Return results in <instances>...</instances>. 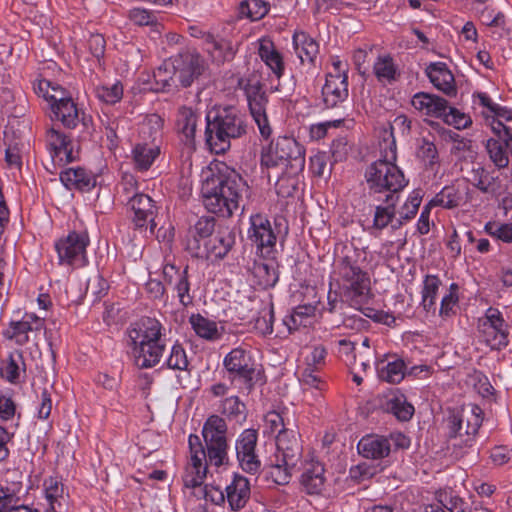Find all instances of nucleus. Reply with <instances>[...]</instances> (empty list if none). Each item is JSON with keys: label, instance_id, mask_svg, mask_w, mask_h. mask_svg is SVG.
<instances>
[{"label": "nucleus", "instance_id": "2eb2a0df", "mask_svg": "<svg viewBox=\"0 0 512 512\" xmlns=\"http://www.w3.org/2000/svg\"><path fill=\"white\" fill-rule=\"evenodd\" d=\"M244 91L251 116L258 126L261 136L264 138H269L272 133V128L269 124L266 114V105L268 99L265 92L262 90L259 82L246 83Z\"/></svg>", "mask_w": 512, "mask_h": 512}, {"label": "nucleus", "instance_id": "9b49d317", "mask_svg": "<svg viewBox=\"0 0 512 512\" xmlns=\"http://www.w3.org/2000/svg\"><path fill=\"white\" fill-rule=\"evenodd\" d=\"M483 421L482 409L471 404L462 411L452 413L448 418V434L450 438H460V444L471 446Z\"/></svg>", "mask_w": 512, "mask_h": 512}, {"label": "nucleus", "instance_id": "6e6d98bb", "mask_svg": "<svg viewBox=\"0 0 512 512\" xmlns=\"http://www.w3.org/2000/svg\"><path fill=\"white\" fill-rule=\"evenodd\" d=\"M205 453L207 464L211 466L220 467L228 463V442L226 443H206Z\"/></svg>", "mask_w": 512, "mask_h": 512}, {"label": "nucleus", "instance_id": "b1692460", "mask_svg": "<svg viewBox=\"0 0 512 512\" xmlns=\"http://www.w3.org/2000/svg\"><path fill=\"white\" fill-rule=\"evenodd\" d=\"M411 105L420 114L433 118L445 115V111L449 108L447 100L426 92L414 94L411 98Z\"/></svg>", "mask_w": 512, "mask_h": 512}, {"label": "nucleus", "instance_id": "f704fd0d", "mask_svg": "<svg viewBox=\"0 0 512 512\" xmlns=\"http://www.w3.org/2000/svg\"><path fill=\"white\" fill-rule=\"evenodd\" d=\"M293 49L302 64H312L319 53L318 43L305 32H295Z\"/></svg>", "mask_w": 512, "mask_h": 512}, {"label": "nucleus", "instance_id": "864d4df0", "mask_svg": "<svg viewBox=\"0 0 512 512\" xmlns=\"http://www.w3.org/2000/svg\"><path fill=\"white\" fill-rule=\"evenodd\" d=\"M317 307L312 304L298 305L294 308L290 318L286 321L289 330L298 329L300 326H307L311 324L315 316Z\"/></svg>", "mask_w": 512, "mask_h": 512}, {"label": "nucleus", "instance_id": "473e14b6", "mask_svg": "<svg viewBox=\"0 0 512 512\" xmlns=\"http://www.w3.org/2000/svg\"><path fill=\"white\" fill-rule=\"evenodd\" d=\"M235 244V234L228 228L218 229L216 234L205 244L208 254L223 259Z\"/></svg>", "mask_w": 512, "mask_h": 512}, {"label": "nucleus", "instance_id": "a19ab883", "mask_svg": "<svg viewBox=\"0 0 512 512\" xmlns=\"http://www.w3.org/2000/svg\"><path fill=\"white\" fill-rule=\"evenodd\" d=\"M164 126L163 118L158 114L147 115L139 126V139L153 141L161 145V135Z\"/></svg>", "mask_w": 512, "mask_h": 512}, {"label": "nucleus", "instance_id": "dca6fc26", "mask_svg": "<svg viewBox=\"0 0 512 512\" xmlns=\"http://www.w3.org/2000/svg\"><path fill=\"white\" fill-rule=\"evenodd\" d=\"M44 326L45 317L38 316L33 312H26L20 320L10 321L8 327L3 331V335L14 341L15 344L23 346L30 341V332H39Z\"/></svg>", "mask_w": 512, "mask_h": 512}, {"label": "nucleus", "instance_id": "7ed1b4c3", "mask_svg": "<svg viewBox=\"0 0 512 512\" xmlns=\"http://www.w3.org/2000/svg\"><path fill=\"white\" fill-rule=\"evenodd\" d=\"M246 181L239 173L228 167L207 177L201 187L206 209L222 217H230L239 208Z\"/></svg>", "mask_w": 512, "mask_h": 512}, {"label": "nucleus", "instance_id": "ddd939ff", "mask_svg": "<svg viewBox=\"0 0 512 512\" xmlns=\"http://www.w3.org/2000/svg\"><path fill=\"white\" fill-rule=\"evenodd\" d=\"M248 239L256 246L262 257H272L277 235L267 216L256 213L249 217Z\"/></svg>", "mask_w": 512, "mask_h": 512}, {"label": "nucleus", "instance_id": "69168bd1", "mask_svg": "<svg viewBox=\"0 0 512 512\" xmlns=\"http://www.w3.org/2000/svg\"><path fill=\"white\" fill-rule=\"evenodd\" d=\"M129 20L137 26H150L158 30L160 26L154 12L144 8H133L128 12Z\"/></svg>", "mask_w": 512, "mask_h": 512}, {"label": "nucleus", "instance_id": "bb28decb", "mask_svg": "<svg viewBox=\"0 0 512 512\" xmlns=\"http://www.w3.org/2000/svg\"><path fill=\"white\" fill-rule=\"evenodd\" d=\"M289 433H280L276 436V453L274 457L282 461L288 467H296L301 457V447L291 431L292 438H288Z\"/></svg>", "mask_w": 512, "mask_h": 512}, {"label": "nucleus", "instance_id": "4d7b16f0", "mask_svg": "<svg viewBox=\"0 0 512 512\" xmlns=\"http://www.w3.org/2000/svg\"><path fill=\"white\" fill-rule=\"evenodd\" d=\"M164 366L168 369L178 370V371H187L189 367V361L187 357L186 350L183 345L176 341L171 349L168 357L164 362Z\"/></svg>", "mask_w": 512, "mask_h": 512}, {"label": "nucleus", "instance_id": "e433bc0d", "mask_svg": "<svg viewBox=\"0 0 512 512\" xmlns=\"http://www.w3.org/2000/svg\"><path fill=\"white\" fill-rule=\"evenodd\" d=\"M376 369L379 377L389 383H399L406 375L405 362L396 357L379 361Z\"/></svg>", "mask_w": 512, "mask_h": 512}, {"label": "nucleus", "instance_id": "c03bdc74", "mask_svg": "<svg viewBox=\"0 0 512 512\" xmlns=\"http://www.w3.org/2000/svg\"><path fill=\"white\" fill-rule=\"evenodd\" d=\"M477 98L479 99V103L486 108V112L483 113L486 120H490V118H496L502 121L512 120V109L493 102L487 93L480 92L477 94Z\"/></svg>", "mask_w": 512, "mask_h": 512}, {"label": "nucleus", "instance_id": "412c9836", "mask_svg": "<svg viewBox=\"0 0 512 512\" xmlns=\"http://www.w3.org/2000/svg\"><path fill=\"white\" fill-rule=\"evenodd\" d=\"M46 145L56 165L62 166L75 159L71 140L60 130L51 128L47 131Z\"/></svg>", "mask_w": 512, "mask_h": 512}, {"label": "nucleus", "instance_id": "49530a36", "mask_svg": "<svg viewBox=\"0 0 512 512\" xmlns=\"http://www.w3.org/2000/svg\"><path fill=\"white\" fill-rule=\"evenodd\" d=\"M219 411L229 420L237 423H242L247 417L246 405L238 396H230L223 399Z\"/></svg>", "mask_w": 512, "mask_h": 512}, {"label": "nucleus", "instance_id": "8fccbe9b", "mask_svg": "<svg viewBox=\"0 0 512 512\" xmlns=\"http://www.w3.org/2000/svg\"><path fill=\"white\" fill-rule=\"evenodd\" d=\"M467 179L481 192L488 193L494 191L495 177H493L480 164L472 166Z\"/></svg>", "mask_w": 512, "mask_h": 512}, {"label": "nucleus", "instance_id": "a211bd4d", "mask_svg": "<svg viewBox=\"0 0 512 512\" xmlns=\"http://www.w3.org/2000/svg\"><path fill=\"white\" fill-rule=\"evenodd\" d=\"M176 81L183 87L192 84L203 71V60L199 54L192 52H183L171 58Z\"/></svg>", "mask_w": 512, "mask_h": 512}, {"label": "nucleus", "instance_id": "f03ea898", "mask_svg": "<svg viewBox=\"0 0 512 512\" xmlns=\"http://www.w3.org/2000/svg\"><path fill=\"white\" fill-rule=\"evenodd\" d=\"M378 146L380 157L367 168L365 177L370 193H386L384 201L390 202L398 197L397 194L407 186L408 180L396 164L397 144L392 132H385Z\"/></svg>", "mask_w": 512, "mask_h": 512}, {"label": "nucleus", "instance_id": "7c9ffc66", "mask_svg": "<svg viewBox=\"0 0 512 512\" xmlns=\"http://www.w3.org/2000/svg\"><path fill=\"white\" fill-rule=\"evenodd\" d=\"M189 324L195 334L206 341H218L224 334V328L222 326H219L217 322L200 313L191 314L189 317Z\"/></svg>", "mask_w": 512, "mask_h": 512}, {"label": "nucleus", "instance_id": "6e6552de", "mask_svg": "<svg viewBox=\"0 0 512 512\" xmlns=\"http://www.w3.org/2000/svg\"><path fill=\"white\" fill-rule=\"evenodd\" d=\"M89 245L90 237L86 229L70 231L54 244L58 264L73 269L85 267L89 263L87 255Z\"/></svg>", "mask_w": 512, "mask_h": 512}, {"label": "nucleus", "instance_id": "5701e85b", "mask_svg": "<svg viewBox=\"0 0 512 512\" xmlns=\"http://www.w3.org/2000/svg\"><path fill=\"white\" fill-rule=\"evenodd\" d=\"M251 488L249 480L239 474H234L231 482L225 488L226 501L229 509L234 512L242 510L250 499Z\"/></svg>", "mask_w": 512, "mask_h": 512}, {"label": "nucleus", "instance_id": "c9c22d12", "mask_svg": "<svg viewBox=\"0 0 512 512\" xmlns=\"http://www.w3.org/2000/svg\"><path fill=\"white\" fill-rule=\"evenodd\" d=\"M256 261L253 266V276L256 283L263 289L272 288L278 282V271L273 259Z\"/></svg>", "mask_w": 512, "mask_h": 512}, {"label": "nucleus", "instance_id": "cd10ccee", "mask_svg": "<svg viewBox=\"0 0 512 512\" xmlns=\"http://www.w3.org/2000/svg\"><path fill=\"white\" fill-rule=\"evenodd\" d=\"M60 180L68 189L90 191L96 185V176L82 167L68 168L60 173Z\"/></svg>", "mask_w": 512, "mask_h": 512}, {"label": "nucleus", "instance_id": "09e8293b", "mask_svg": "<svg viewBox=\"0 0 512 512\" xmlns=\"http://www.w3.org/2000/svg\"><path fill=\"white\" fill-rule=\"evenodd\" d=\"M22 372H25V363L21 352L11 353L1 367V375L10 383H17Z\"/></svg>", "mask_w": 512, "mask_h": 512}, {"label": "nucleus", "instance_id": "4c0bfd02", "mask_svg": "<svg viewBox=\"0 0 512 512\" xmlns=\"http://www.w3.org/2000/svg\"><path fill=\"white\" fill-rule=\"evenodd\" d=\"M202 435L206 443H226L227 424L225 420L218 415H211L205 421L202 428Z\"/></svg>", "mask_w": 512, "mask_h": 512}, {"label": "nucleus", "instance_id": "ea45409f", "mask_svg": "<svg viewBox=\"0 0 512 512\" xmlns=\"http://www.w3.org/2000/svg\"><path fill=\"white\" fill-rule=\"evenodd\" d=\"M442 282L439 276L427 274L422 282L421 306L426 312H435L436 299Z\"/></svg>", "mask_w": 512, "mask_h": 512}, {"label": "nucleus", "instance_id": "72a5a7b5", "mask_svg": "<svg viewBox=\"0 0 512 512\" xmlns=\"http://www.w3.org/2000/svg\"><path fill=\"white\" fill-rule=\"evenodd\" d=\"M357 448L365 458L381 459L389 455L390 442L381 436L367 435L358 442Z\"/></svg>", "mask_w": 512, "mask_h": 512}, {"label": "nucleus", "instance_id": "680f3d73", "mask_svg": "<svg viewBox=\"0 0 512 512\" xmlns=\"http://www.w3.org/2000/svg\"><path fill=\"white\" fill-rule=\"evenodd\" d=\"M294 468L295 467H288L284 462L278 461V459L275 458L268 467L267 476L274 483L285 485L289 483Z\"/></svg>", "mask_w": 512, "mask_h": 512}, {"label": "nucleus", "instance_id": "58836bf2", "mask_svg": "<svg viewBox=\"0 0 512 512\" xmlns=\"http://www.w3.org/2000/svg\"><path fill=\"white\" fill-rule=\"evenodd\" d=\"M199 117L200 115L191 107L182 106L179 108L176 126L186 141L190 142L194 139Z\"/></svg>", "mask_w": 512, "mask_h": 512}, {"label": "nucleus", "instance_id": "a18cd8bd", "mask_svg": "<svg viewBox=\"0 0 512 512\" xmlns=\"http://www.w3.org/2000/svg\"><path fill=\"white\" fill-rule=\"evenodd\" d=\"M399 197H394L390 202H386L387 205H377L375 207V212L373 216L372 227L378 231H381L391 225L393 228V223L396 219V209L395 205L398 201Z\"/></svg>", "mask_w": 512, "mask_h": 512}, {"label": "nucleus", "instance_id": "79ce46f5", "mask_svg": "<svg viewBox=\"0 0 512 512\" xmlns=\"http://www.w3.org/2000/svg\"><path fill=\"white\" fill-rule=\"evenodd\" d=\"M435 500L449 512H471L467 502L451 488L438 489L434 493Z\"/></svg>", "mask_w": 512, "mask_h": 512}, {"label": "nucleus", "instance_id": "0eeeda50", "mask_svg": "<svg viewBox=\"0 0 512 512\" xmlns=\"http://www.w3.org/2000/svg\"><path fill=\"white\" fill-rule=\"evenodd\" d=\"M261 164L267 168L289 166L294 172L305 168V149L292 137H278L262 150Z\"/></svg>", "mask_w": 512, "mask_h": 512}, {"label": "nucleus", "instance_id": "37998d69", "mask_svg": "<svg viewBox=\"0 0 512 512\" xmlns=\"http://www.w3.org/2000/svg\"><path fill=\"white\" fill-rule=\"evenodd\" d=\"M422 197L419 192L412 191L401 209L398 212V217L395 219L393 223V229L397 230L401 228L404 224L411 221L417 214L419 206L421 204Z\"/></svg>", "mask_w": 512, "mask_h": 512}, {"label": "nucleus", "instance_id": "2f4dec72", "mask_svg": "<svg viewBox=\"0 0 512 512\" xmlns=\"http://www.w3.org/2000/svg\"><path fill=\"white\" fill-rule=\"evenodd\" d=\"M258 54L272 73L278 79L281 78L285 70L283 57L270 39L262 38L259 40Z\"/></svg>", "mask_w": 512, "mask_h": 512}, {"label": "nucleus", "instance_id": "603ef678", "mask_svg": "<svg viewBox=\"0 0 512 512\" xmlns=\"http://www.w3.org/2000/svg\"><path fill=\"white\" fill-rule=\"evenodd\" d=\"M156 90L166 91L176 86V75L172 60L164 61L153 73Z\"/></svg>", "mask_w": 512, "mask_h": 512}, {"label": "nucleus", "instance_id": "de8ad7c7", "mask_svg": "<svg viewBox=\"0 0 512 512\" xmlns=\"http://www.w3.org/2000/svg\"><path fill=\"white\" fill-rule=\"evenodd\" d=\"M211 44L212 48L208 52L217 63L233 60L239 47L238 43L228 39H213Z\"/></svg>", "mask_w": 512, "mask_h": 512}, {"label": "nucleus", "instance_id": "f257e3e1", "mask_svg": "<svg viewBox=\"0 0 512 512\" xmlns=\"http://www.w3.org/2000/svg\"><path fill=\"white\" fill-rule=\"evenodd\" d=\"M126 347L141 369L157 366L166 351L167 329L154 317H142L127 327Z\"/></svg>", "mask_w": 512, "mask_h": 512}, {"label": "nucleus", "instance_id": "f8f14e48", "mask_svg": "<svg viewBox=\"0 0 512 512\" xmlns=\"http://www.w3.org/2000/svg\"><path fill=\"white\" fill-rule=\"evenodd\" d=\"M188 446L189 458L185 465L182 481L185 488L195 491L204 484L207 476L206 453L198 435H189Z\"/></svg>", "mask_w": 512, "mask_h": 512}, {"label": "nucleus", "instance_id": "39448f33", "mask_svg": "<svg viewBox=\"0 0 512 512\" xmlns=\"http://www.w3.org/2000/svg\"><path fill=\"white\" fill-rule=\"evenodd\" d=\"M246 133V124L233 106L213 107L206 114L205 141L215 154L226 152L231 139L240 138Z\"/></svg>", "mask_w": 512, "mask_h": 512}, {"label": "nucleus", "instance_id": "aec40b11", "mask_svg": "<svg viewBox=\"0 0 512 512\" xmlns=\"http://www.w3.org/2000/svg\"><path fill=\"white\" fill-rule=\"evenodd\" d=\"M22 488L20 480L0 483V512H39L34 506L21 503Z\"/></svg>", "mask_w": 512, "mask_h": 512}, {"label": "nucleus", "instance_id": "bf43d9fd", "mask_svg": "<svg viewBox=\"0 0 512 512\" xmlns=\"http://www.w3.org/2000/svg\"><path fill=\"white\" fill-rule=\"evenodd\" d=\"M96 97L103 103L115 104L123 97V85L120 81L103 84L95 88Z\"/></svg>", "mask_w": 512, "mask_h": 512}, {"label": "nucleus", "instance_id": "9d476101", "mask_svg": "<svg viewBox=\"0 0 512 512\" xmlns=\"http://www.w3.org/2000/svg\"><path fill=\"white\" fill-rule=\"evenodd\" d=\"M477 329L480 340L491 350H502L509 343V325L502 312L489 307L478 319Z\"/></svg>", "mask_w": 512, "mask_h": 512}, {"label": "nucleus", "instance_id": "4468645a", "mask_svg": "<svg viewBox=\"0 0 512 512\" xmlns=\"http://www.w3.org/2000/svg\"><path fill=\"white\" fill-rule=\"evenodd\" d=\"M258 432L248 428L243 430L235 441L236 457L240 467L247 473L256 474L261 467V461L256 454Z\"/></svg>", "mask_w": 512, "mask_h": 512}, {"label": "nucleus", "instance_id": "0e129e2a", "mask_svg": "<svg viewBox=\"0 0 512 512\" xmlns=\"http://www.w3.org/2000/svg\"><path fill=\"white\" fill-rule=\"evenodd\" d=\"M484 231L496 240L512 243V223L489 221L485 224Z\"/></svg>", "mask_w": 512, "mask_h": 512}, {"label": "nucleus", "instance_id": "423d86ee", "mask_svg": "<svg viewBox=\"0 0 512 512\" xmlns=\"http://www.w3.org/2000/svg\"><path fill=\"white\" fill-rule=\"evenodd\" d=\"M225 377L240 393H251L256 386L265 384L262 365L250 349L238 346L223 358Z\"/></svg>", "mask_w": 512, "mask_h": 512}, {"label": "nucleus", "instance_id": "1a4fd4ad", "mask_svg": "<svg viewBox=\"0 0 512 512\" xmlns=\"http://www.w3.org/2000/svg\"><path fill=\"white\" fill-rule=\"evenodd\" d=\"M334 274L345 292L353 299L363 300L370 290V279L355 259L354 255H345L335 265Z\"/></svg>", "mask_w": 512, "mask_h": 512}, {"label": "nucleus", "instance_id": "052dcab7", "mask_svg": "<svg viewBox=\"0 0 512 512\" xmlns=\"http://www.w3.org/2000/svg\"><path fill=\"white\" fill-rule=\"evenodd\" d=\"M458 290V284L451 283L448 292L442 297L439 309V316L442 319L450 318L456 313V306L459 302Z\"/></svg>", "mask_w": 512, "mask_h": 512}, {"label": "nucleus", "instance_id": "4be33fe9", "mask_svg": "<svg viewBox=\"0 0 512 512\" xmlns=\"http://www.w3.org/2000/svg\"><path fill=\"white\" fill-rule=\"evenodd\" d=\"M321 93L326 108L339 106L348 98V76L328 72Z\"/></svg>", "mask_w": 512, "mask_h": 512}, {"label": "nucleus", "instance_id": "a878e982", "mask_svg": "<svg viewBox=\"0 0 512 512\" xmlns=\"http://www.w3.org/2000/svg\"><path fill=\"white\" fill-rule=\"evenodd\" d=\"M161 153V145L153 141L137 140L131 150L132 161L138 171H147Z\"/></svg>", "mask_w": 512, "mask_h": 512}, {"label": "nucleus", "instance_id": "5fc2aeb1", "mask_svg": "<svg viewBox=\"0 0 512 512\" xmlns=\"http://www.w3.org/2000/svg\"><path fill=\"white\" fill-rule=\"evenodd\" d=\"M269 9V3L263 0H245L240 3L239 14L251 21H257L265 17Z\"/></svg>", "mask_w": 512, "mask_h": 512}, {"label": "nucleus", "instance_id": "774afa93", "mask_svg": "<svg viewBox=\"0 0 512 512\" xmlns=\"http://www.w3.org/2000/svg\"><path fill=\"white\" fill-rule=\"evenodd\" d=\"M327 357V350L322 345H316L308 348V353L304 357V368L319 371L324 365Z\"/></svg>", "mask_w": 512, "mask_h": 512}, {"label": "nucleus", "instance_id": "338daca9", "mask_svg": "<svg viewBox=\"0 0 512 512\" xmlns=\"http://www.w3.org/2000/svg\"><path fill=\"white\" fill-rule=\"evenodd\" d=\"M193 494L198 499H204L214 505H221L226 501L225 491L212 485H201Z\"/></svg>", "mask_w": 512, "mask_h": 512}, {"label": "nucleus", "instance_id": "c85d7f7f", "mask_svg": "<svg viewBox=\"0 0 512 512\" xmlns=\"http://www.w3.org/2000/svg\"><path fill=\"white\" fill-rule=\"evenodd\" d=\"M44 498L47 501V512H61L67 495L62 480L57 476H49L43 481Z\"/></svg>", "mask_w": 512, "mask_h": 512}, {"label": "nucleus", "instance_id": "20e7f679", "mask_svg": "<svg viewBox=\"0 0 512 512\" xmlns=\"http://www.w3.org/2000/svg\"><path fill=\"white\" fill-rule=\"evenodd\" d=\"M35 94L43 98L50 107L53 118L67 129H75L80 123L87 125L85 111L60 84L37 75L32 81Z\"/></svg>", "mask_w": 512, "mask_h": 512}, {"label": "nucleus", "instance_id": "c756f323", "mask_svg": "<svg viewBox=\"0 0 512 512\" xmlns=\"http://www.w3.org/2000/svg\"><path fill=\"white\" fill-rule=\"evenodd\" d=\"M325 468L318 461L308 463L301 475V485L311 495L320 494L325 487Z\"/></svg>", "mask_w": 512, "mask_h": 512}, {"label": "nucleus", "instance_id": "e2e57ef3", "mask_svg": "<svg viewBox=\"0 0 512 512\" xmlns=\"http://www.w3.org/2000/svg\"><path fill=\"white\" fill-rule=\"evenodd\" d=\"M462 196L454 186H445L431 203L452 209L460 205Z\"/></svg>", "mask_w": 512, "mask_h": 512}, {"label": "nucleus", "instance_id": "13d9d810", "mask_svg": "<svg viewBox=\"0 0 512 512\" xmlns=\"http://www.w3.org/2000/svg\"><path fill=\"white\" fill-rule=\"evenodd\" d=\"M374 74L379 81L392 82L396 79L397 68L391 56H379L373 66Z\"/></svg>", "mask_w": 512, "mask_h": 512}, {"label": "nucleus", "instance_id": "393cba45", "mask_svg": "<svg viewBox=\"0 0 512 512\" xmlns=\"http://www.w3.org/2000/svg\"><path fill=\"white\" fill-rule=\"evenodd\" d=\"M426 75L437 90L443 92L447 96H453L456 94L457 89L454 75L445 63H431L426 68Z\"/></svg>", "mask_w": 512, "mask_h": 512}, {"label": "nucleus", "instance_id": "f3484780", "mask_svg": "<svg viewBox=\"0 0 512 512\" xmlns=\"http://www.w3.org/2000/svg\"><path fill=\"white\" fill-rule=\"evenodd\" d=\"M163 278L168 287H171L179 303L188 307L193 303V295L191 294V284L188 276V267L180 269L174 264L166 263L163 265Z\"/></svg>", "mask_w": 512, "mask_h": 512}, {"label": "nucleus", "instance_id": "6ab92c4d", "mask_svg": "<svg viewBox=\"0 0 512 512\" xmlns=\"http://www.w3.org/2000/svg\"><path fill=\"white\" fill-rule=\"evenodd\" d=\"M127 204L133 212L132 222L135 227L141 229L150 225V230L153 232L156 226L154 218L157 213L154 200L144 193L134 194Z\"/></svg>", "mask_w": 512, "mask_h": 512}, {"label": "nucleus", "instance_id": "3c124183", "mask_svg": "<svg viewBox=\"0 0 512 512\" xmlns=\"http://www.w3.org/2000/svg\"><path fill=\"white\" fill-rule=\"evenodd\" d=\"M386 410L400 421H408L414 414V407L404 395H394L386 402Z\"/></svg>", "mask_w": 512, "mask_h": 512}]
</instances>
